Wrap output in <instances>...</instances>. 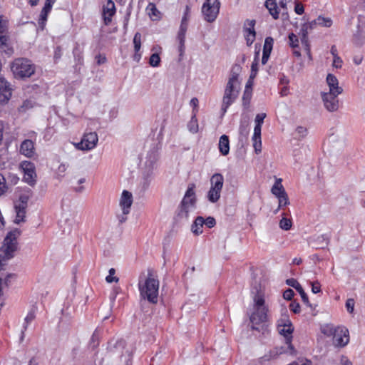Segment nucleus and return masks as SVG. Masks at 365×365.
Instances as JSON below:
<instances>
[{"label": "nucleus", "instance_id": "nucleus-51", "mask_svg": "<svg viewBox=\"0 0 365 365\" xmlns=\"http://www.w3.org/2000/svg\"><path fill=\"white\" fill-rule=\"evenodd\" d=\"M252 141H253V146H254V148H255V150L256 153H260L261 150H262V141H261V138L260 139L252 138Z\"/></svg>", "mask_w": 365, "mask_h": 365}, {"label": "nucleus", "instance_id": "nucleus-40", "mask_svg": "<svg viewBox=\"0 0 365 365\" xmlns=\"http://www.w3.org/2000/svg\"><path fill=\"white\" fill-rule=\"evenodd\" d=\"M273 43L274 39L270 36L267 37L264 40L263 51H266L267 53H271L273 47Z\"/></svg>", "mask_w": 365, "mask_h": 365}, {"label": "nucleus", "instance_id": "nucleus-44", "mask_svg": "<svg viewBox=\"0 0 365 365\" xmlns=\"http://www.w3.org/2000/svg\"><path fill=\"white\" fill-rule=\"evenodd\" d=\"M288 38H289V44L292 48H297L299 46V38L297 35H295L293 33H291L289 34Z\"/></svg>", "mask_w": 365, "mask_h": 365}, {"label": "nucleus", "instance_id": "nucleus-11", "mask_svg": "<svg viewBox=\"0 0 365 365\" xmlns=\"http://www.w3.org/2000/svg\"><path fill=\"white\" fill-rule=\"evenodd\" d=\"M195 184H189L188 187L185 192L184 197L180 202L182 206H187L190 208H194L196 204V196L195 192Z\"/></svg>", "mask_w": 365, "mask_h": 365}, {"label": "nucleus", "instance_id": "nucleus-58", "mask_svg": "<svg viewBox=\"0 0 365 365\" xmlns=\"http://www.w3.org/2000/svg\"><path fill=\"white\" fill-rule=\"evenodd\" d=\"M354 300L353 299H348L346 302V307L349 313H352L354 311Z\"/></svg>", "mask_w": 365, "mask_h": 365}, {"label": "nucleus", "instance_id": "nucleus-52", "mask_svg": "<svg viewBox=\"0 0 365 365\" xmlns=\"http://www.w3.org/2000/svg\"><path fill=\"white\" fill-rule=\"evenodd\" d=\"M28 197L26 195H21L19 198V201L16 202L14 205H20L21 207H27Z\"/></svg>", "mask_w": 365, "mask_h": 365}, {"label": "nucleus", "instance_id": "nucleus-1", "mask_svg": "<svg viewBox=\"0 0 365 365\" xmlns=\"http://www.w3.org/2000/svg\"><path fill=\"white\" fill-rule=\"evenodd\" d=\"M251 293L253 295V312L250 317L252 329L260 331L261 324L265 322L267 319L268 307L265 304L264 293L261 289V286L255 284L252 286Z\"/></svg>", "mask_w": 365, "mask_h": 365}, {"label": "nucleus", "instance_id": "nucleus-22", "mask_svg": "<svg viewBox=\"0 0 365 365\" xmlns=\"http://www.w3.org/2000/svg\"><path fill=\"white\" fill-rule=\"evenodd\" d=\"M329 240L330 237L328 235H322L314 240L313 246L315 247L316 249H324L328 246Z\"/></svg>", "mask_w": 365, "mask_h": 365}, {"label": "nucleus", "instance_id": "nucleus-2", "mask_svg": "<svg viewBox=\"0 0 365 365\" xmlns=\"http://www.w3.org/2000/svg\"><path fill=\"white\" fill-rule=\"evenodd\" d=\"M21 235V230L14 229L9 232L4 240V244L0 247V270L5 269L6 262L13 258L14 252L18 249L17 239Z\"/></svg>", "mask_w": 365, "mask_h": 365}, {"label": "nucleus", "instance_id": "nucleus-54", "mask_svg": "<svg viewBox=\"0 0 365 365\" xmlns=\"http://www.w3.org/2000/svg\"><path fill=\"white\" fill-rule=\"evenodd\" d=\"M294 295V292L292 289H287L283 293V297L286 300H291Z\"/></svg>", "mask_w": 365, "mask_h": 365}, {"label": "nucleus", "instance_id": "nucleus-31", "mask_svg": "<svg viewBox=\"0 0 365 365\" xmlns=\"http://www.w3.org/2000/svg\"><path fill=\"white\" fill-rule=\"evenodd\" d=\"M187 128L192 133H196L198 131V123L196 118V113L194 112L190 122L187 124Z\"/></svg>", "mask_w": 365, "mask_h": 365}, {"label": "nucleus", "instance_id": "nucleus-55", "mask_svg": "<svg viewBox=\"0 0 365 365\" xmlns=\"http://www.w3.org/2000/svg\"><path fill=\"white\" fill-rule=\"evenodd\" d=\"M289 309L294 314H298L300 312V305L298 302H292L289 305Z\"/></svg>", "mask_w": 365, "mask_h": 365}, {"label": "nucleus", "instance_id": "nucleus-13", "mask_svg": "<svg viewBox=\"0 0 365 365\" xmlns=\"http://www.w3.org/2000/svg\"><path fill=\"white\" fill-rule=\"evenodd\" d=\"M115 3L112 0H107L103 6V17L105 25H109L112 21V17L115 14Z\"/></svg>", "mask_w": 365, "mask_h": 365}, {"label": "nucleus", "instance_id": "nucleus-8", "mask_svg": "<svg viewBox=\"0 0 365 365\" xmlns=\"http://www.w3.org/2000/svg\"><path fill=\"white\" fill-rule=\"evenodd\" d=\"M98 141V137L96 132L85 133L80 143L76 144V147L81 150H91L93 149Z\"/></svg>", "mask_w": 365, "mask_h": 365}, {"label": "nucleus", "instance_id": "nucleus-60", "mask_svg": "<svg viewBox=\"0 0 365 365\" xmlns=\"http://www.w3.org/2000/svg\"><path fill=\"white\" fill-rule=\"evenodd\" d=\"M255 37H256V35H254V34H245L246 43L248 46H250L253 43V42L255 40Z\"/></svg>", "mask_w": 365, "mask_h": 365}, {"label": "nucleus", "instance_id": "nucleus-33", "mask_svg": "<svg viewBox=\"0 0 365 365\" xmlns=\"http://www.w3.org/2000/svg\"><path fill=\"white\" fill-rule=\"evenodd\" d=\"M235 100L236 99L232 97L228 98V96H223L221 107V111L223 115L227 112V108L235 102Z\"/></svg>", "mask_w": 365, "mask_h": 365}, {"label": "nucleus", "instance_id": "nucleus-28", "mask_svg": "<svg viewBox=\"0 0 365 365\" xmlns=\"http://www.w3.org/2000/svg\"><path fill=\"white\" fill-rule=\"evenodd\" d=\"M239 94V87H235L230 85H226L224 96H228V98L232 97L237 99Z\"/></svg>", "mask_w": 365, "mask_h": 365}, {"label": "nucleus", "instance_id": "nucleus-49", "mask_svg": "<svg viewBox=\"0 0 365 365\" xmlns=\"http://www.w3.org/2000/svg\"><path fill=\"white\" fill-rule=\"evenodd\" d=\"M286 283L287 285L294 287L297 291L302 287L301 284L294 278L287 279Z\"/></svg>", "mask_w": 365, "mask_h": 365}, {"label": "nucleus", "instance_id": "nucleus-59", "mask_svg": "<svg viewBox=\"0 0 365 365\" xmlns=\"http://www.w3.org/2000/svg\"><path fill=\"white\" fill-rule=\"evenodd\" d=\"M216 224L215 219L212 217H208L205 220V224L209 228L213 227Z\"/></svg>", "mask_w": 365, "mask_h": 365}, {"label": "nucleus", "instance_id": "nucleus-45", "mask_svg": "<svg viewBox=\"0 0 365 365\" xmlns=\"http://www.w3.org/2000/svg\"><path fill=\"white\" fill-rule=\"evenodd\" d=\"M160 62V58L158 53H153L149 59V63L153 67L158 66Z\"/></svg>", "mask_w": 365, "mask_h": 365}, {"label": "nucleus", "instance_id": "nucleus-14", "mask_svg": "<svg viewBox=\"0 0 365 365\" xmlns=\"http://www.w3.org/2000/svg\"><path fill=\"white\" fill-rule=\"evenodd\" d=\"M133 203L132 193L127 190H123L120 200V205L122 207L124 215L130 212V208Z\"/></svg>", "mask_w": 365, "mask_h": 365}, {"label": "nucleus", "instance_id": "nucleus-4", "mask_svg": "<svg viewBox=\"0 0 365 365\" xmlns=\"http://www.w3.org/2000/svg\"><path fill=\"white\" fill-rule=\"evenodd\" d=\"M277 330L281 335L284 336L287 346H282L279 349L276 347V349L277 350L276 353L279 354L282 353H289L291 355L296 354V350L292 345V334L294 331V327L288 317L285 316L284 319H281L279 321Z\"/></svg>", "mask_w": 365, "mask_h": 365}, {"label": "nucleus", "instance_id": "nucleus-57", "mask_svg": "<svg viewBox=\"0 0 365 365\" xmlns=\"http://www.w3.org/2000/svg\"><path fill=\"white\" fill-rule=\"evenodd\" d=\"M342 59L339 56H335L333 58L332 66L336 68H340L342 66Z\"/></svg>", "mask_w": 365, "mask_h": 365}, {"label": "nucleus", "instance_id": "nucleus-3", "mask_svg": "<svg viewBox=\"0 0 365 365\" xmlns=\"http://www.w3.org/2000/svg\"><path fill=\"white\" fill-rule=\"evenodd\" d=\"M148 274L144 283L140 277L138 287L141 297L148 302L155 304L158 302L159 281L153 277L152 270L148 269Z\"/></svg>", "mask_w": 365, "mask_h": 365}, {"label": "nucleus", "instance_id": "nucleus-46", "mask_svg": "<svg viewBox=\"0 0 365 365\" xmlns=\"http://www.w3.org/2000/svg\"><path fill=\"white\" fill-rule=\"evenodd\" d=\"M279 227L284 230H289L292 227V221L289 219L283 217L279 222Z\"/></svg>", "mask_w": 365, "mask_h": 365}, {"label": "nucleus", "instance_id": "nucleus-27", "mask_svg": "<svg viewBox=\"0 0 365 365\" xmlns=\"http://www.w3.org/2000/svg\"><path fill=\"white\" fill-rule=\"evenodd\" d=\"M271 192L276 197H278L281 195L282 193L286 192L283 185H282L281 179H277L276 180V182H274L272 187Z\"/></svg>", "mask_w": 365, "mask_h": 365}, {"label": "nucleus", "instance_id": "nucleus-36", "mask_svg": "<svg viewBox=\"0 0 365 365\" xmlns=\"http://www.w3.org/2000/svg\"><path fill=\"white\" fill-rule=\"evenodd\" d=\"M251 98L252 93L248 90V84H247L242 96V105L245 108L249 106Z\"/></svg>", "mask_w": 365, "mask_h": 365}, {"label": "nucleus", "instance_id": "nucleus-10", "mask_svg": "<svg viewBox=\"0 0 365 365\" xmlns=\"http://www.w3.org/2000/svg\"><path fill=\"white\" fill-rule=\"evenodd\" d=\"M339 94L328 92L322 94L324 106L329 112H334L339 108V100L337 98Z\"/></svg>", "mask_w": 365, "mask_h": 365}, {"label": "nucleus", "instance_id": "nucleus-17", "mask_svg": "<svg viewBox=\"0 0 365 365\" xmlns=\"http://www.w3.org/2000/svg\"><path fill=\"white\" fill-rule=\"evenodd\" d=\"M327 83L329 87V92L341 94L343 92L341 87L339 86L338 79L333 74L329 73L327 76Z\"/></svg>", "mask_w": 365, "mask_h": 365}, {"label": "nucleus", "instance_id": "nucleus-5", "mask_svg": "<svg viewBox=\"0 0 365 365\" xmlns=\"http://www.w3.org/2000/svg\"><path fill=\"white\" fill-rule=\"evenodd\" d=\"M322 331L328 336H333V344L336 346L343 347L349 342V331L344 327H334L332 325H327Z\"/></svg>", "mask_w": 365, "mask_h": 365}, {"label": "nucleus", "instance_id": "nucleus-19", "mask_svg": "<svg viewBox=\"0 0 365 365\" xmlns=\"http://www.w3.org/2000/svg\"><path fill=\"white\" fill-rule=\"evenodd\" d=\"M7 29L8 21L3 16H0V45H5L7 41L6 36Z\"/></svg>", "mask_w": 365, "mask_h": 365}, {"label": "nucleus", "instance_id": "nucleus-23", "mask_svg": "<svg viewBox=\"0 0 365 365\" xmlns=\"http://www.w3.org/2000/svg\"><path fill=\"white\" fill-rule=\"evenodd\" d=\"M205 219L202 217L198 216L197 217H196V219L195 220L194 222L191 226V230L192 233L195 235H199L202 234Z\"/></svg>", "mask_w": 365, "mask_h": 365}, {"label": "nucleus", "instance_id": "nucleus-24", "mask_svg": "<svg viewBox=\"0 0 365 365\" xmlns=\"http://www.w3.org/2000/svg\"><path fill=\"white\" fill-rule=\"evenodd\" d=\"M265 6L269 10V14L274 19L279 18V11L277 0H267Z\"/></svg>", "mask_w": 365, "mask_h": 365}, {"label": "nucleus", "instance_id": "nucleus-43", "mask_svg": "<svg viewBox=\"0 0 365 365\" xmlns=\"http://www.w3.org/2000/svg\"><path fill=\"white\" fill-rule=\"evenodd\" d=\"M125 341L122 339L118 340L115 342L114 345L109 344L108 350L110 352H114V349H120V353H122V349L124 348Z\"/></svg>", "mask_w": 365, "mask_h": 365}, {"label": "nucleus", "instance_id": "nucleus-35", "mask_svg": "<svg viewBox=\"0 0 365 365\" xmlns=\"http://www.w3.org/2000/svg\"><path fill=\"white\" fill-rule=\"evenodd\" d=\"M192 208L187 207V206H182V205H180L179 206V210L178 212V217L180 219H187L189 217V212Z\"/></svg>", "mask_w": 365, "mask_h": 365}, {"label": "nucleus", "instance_id": "nucleus-61", "mask_svg": "<svg viewBox=\"0 0 365 365\" xmlns=\"http://www.w3.org/2000/svg\"><path fill=\"white\" fill-rule=\"evenodd\" d=\"M186 31H187L183 30V29H179V31L178 34V39L179 42L185 43Z\"/></svg>", "mask_w": 365, "mask_h": 365}, {"label": "nucleus", "instance_id": "nucleus-34", "mask_svg": "<svg viewBox=\"0 0 365 365\" xmlns=\"http://www.w3.org/2000/svg\"><path fill=\"white\" fill-rule=\"evenodd\" d=\"M35 312H36L35 309L33 308L29 311L27 316L25 317L24 323L23 324L22 333H24V331L27 329L29 324L35 319V317H36Z\"/></svg>", "mask_w": 365, "mask_h": 365}, {"label": "nucleus", "instance_id": "nucleus-12", "mask_svg": "<svg viewBox=\"0 0 365 365\" xmlns=\"http://www.w3.org/2000/svg\"><path fill=\"white\" fill-rule=\"evenodd\" d=\"M11 96L10 83L3 77H0V103L6 104Z\"/></svg>", "mask_w": 365, "mask_h": 365}, {"label": "nucleus", "instance_id": "nucleus-18", "mask_svg": "<svg viewBox=\"0 0 365 365\" xmlns=\"http://www.w3.org/2000/svg\"><path fill=\"white\" fill-rule=\"evenodd\" d=\"M358 20V31L356 34H354V41L356 44L361 43V40L365 37V25L362 26H361V24H365V16L359 15Z\"/></svg>", "mask_w": 365, "mask_h": 365}, {"label": "nucleus", "instance_id": "nucleus-25", "mask_svg": "<svg viewBox=\"0 0 365 365\" xmlns=\"http://www.w3.org/2000/svg\"><path fill=\"white\" fill-rule=\"evenodd\" d=\"M308 25L307 24H303L302 26V29L300 30V35H301V42L303 44V46L305 47V49L309 52V40H308Z\"/></svg>", "mask_w": 365, "mask_h": 365}, {"label": "nucleus", "instance_id": "nucleus-20", "mask_svg": "<svg viewBox=\"0 0 365 365\" xmlns=\"http://www.w3.org/2000/svg\"><path fill=\"white\" fill-rule=\"evenodd\" d=\"M219 150L222 155H228L230 152V140L226 135H222L219 140Z\"/></svg>", "mask_w": 365, "mask_h": 365}, {"label": "nucleus", "instance_id": "nucleus-6", "mask_svg": "<svg viewBox=\"0 0 365 365\" xmlns=\"http://www.w3.org/2000/svg\"><path fill=\"white\" fill-rule=\"evenodd\" d=\"M14 73L21 78H28L34 73L35 68L31 61L25 58L16 59L11 66Z\"/></svg>", "mask_w": 365, "mask_h": 365}, {"label": "nucleus", "instance_id": "nucleus-48", "mask_svg": "<svg viewBox=\"0 0 365 365\" xmlns=\"http://www.w3.org/2000/svg\"><path fill=\"white\" fill-rule=\"evenodd\" d=\"M297 292L299 293L301 297H302V302L307 304V306L309 307H311V304L309 303V298H308V296L307 294L305 293L304 290L303 289L302 287L301 288H299Z\"/></svg>", "mask_w": 365, "mask_h": 365}, {"label": "nucleus", "instance_id": "nucleus-62", "mask_svg": "<svg viewBox=\"0 0 365 365\" xmlns=\"http://www.w3.org/2000/svg\"><path fill=\"white\" fill-rule=\"evenodd\" d=\"M6 189L4 178L0 175V196L3 195Z\"/></svg>", "mask_w": 365, "mask_h": 365}, {"label": "nucleus", "instance_id": "nucleus-21", "mask_svg": "<svg viewBox=\"0 0 365 365\" xmlns=\"http://www.w3.org/2000/svg\"><path fill=\"white\" fill-rule=\"evenodd\" d=\"M210 187L222 191L224 184V177L220 173H215L210 178Z\"/></svg>", "mask_w": 365, "mask_h": 365}, {"label": "nucleus", "instance_id": "nucleus-50", "mask_svg": "<svg viewBox=\"0 0 365 365\" xmlns=\"http://www.w3.org/2000/svg\"><path fill=\"white\" fill-rule=\"evenodd\" d=\"M312 292L314 294H317L321 292V284L318 281L311 282Z\"/></svg>", "mask_w": 365, "mask_h": 365}, {"label": "nucleus", "instance_id": "nucleus-29", "mask_svg": "<svg viewBox=\"0 0 365 365\" xmlns=\"http://www.w3.org/2000/svg\"><path fill=\"white\" fill-rule=\"evenodd\" d=\"M220 193L221 190L210 187L207 192L208 200L212 203L217 202L220 197Z\"/></svg>", "mask_w": 365, "mask_h": 365}, {"label": "nucleus", "instance_id": "nucleus-9", "mask_svg": "<svg viewBox=\"0 0 365 365\" xmlns=\"http://www.w3.org/2000/svg\"><path fill=\"white\" fill-rule=\"evenodd\" d=\"M21 167L24 170V180L30 185H34L36 182V174L34 163L29 161H23Z\"/></svg>", "mask_w": 365, "mask_h": 365}, {"label": "nucleus", "instance_id": "nucleus-30", "mask_svg": "<svg viewBox=\"0 0 365 365\" xmlns=\"http://www.w3.org/2000/svg\"><path fill=\"white\" fill-rule=\"evenodd\" d=\"M255 20L247 19L245 22L244 25V31L245 34H254L256 35V32L255 30Z\"/></svg>", "mask_w": 365, "mask_h": 365}, {"label": "nucleus", "instance_id": "nucleus-32", "mask_svg": "<svg viewBox=\"0 0 365 365\" xmlns=\"http://www.w3.org/2000/svg\"><path fill=\"white\" fill-rule=\"evenodd\" d=\"M147 11L151 18L157 19L160 18V11L157 9L155 5L153 3H150L147 8Z\"/></svg>", "mask_w": 365, "mask_h": 365}, {"label": "nucleus", "instance_id": "nucleus-56", "mask_svg": "<svg viewBox=\"0 0 365 365\" xmlns=\"http://www.w3.org/2000/svg\"><path fill=\"white\" fill-rule=\"evenodd\" d=\"M266 118V113H259L255 117V125H262L264 122V119Z\"/></svg>", "mask_w": 365, "mask_h": 365}, {"label": "nucleus", "instance_id": "nucleus-53", "mask_svg": "<svg viewBox=\"0 0 365 365\" xmlns=\"http://www.w3.org/2000/svg\"><path fill=\"white\" fill-rule=\"evenodd\" d=\"M261 129H262V125H255V128H254V134H253L252 138L260 139Z\"/></svg>", "mask_w": 365, "mask_h": 365}, {"label": "nucleus", "instance_id": "nucleus-42", "mask_svg": "<svg viewBox=\"0 0 365 365\" xmlns=\"http://www.w3.org/2000/svg\"><path fill=\"white\" fill-rule=\"evenodd\" d=\"M316 22L318 25L325 27H330L332 24V20L330 18H324L322 16H319Z\"/></svg>", "mask_w": 365, "mask_h": 365}, {"label": "nucleus", "instance_id": "nucleus-38", "mask_svg": "<svg viewBox=\"0 0 365 365\" xmlns=\"http://www.w3.org/2000/svg\"><path fill=\"white\" fill-rule=\"evenodd\" d=\"M279 201V206L275 213L279 210V209L283 206H286L289 204V200L287 192L282 193L281 195L277 197Z\"/></svg>", "mask_w": 365, "mask_h": 365}, {"label": "nucleus", "instance_id": "nucleus-63", "mask_svg": "<svg viewBox=\"0 0 365 365\" xmlns=\"http://www.w3.org/2000/svg\"><path fill=\"white\" fill-rule=\"evenodd\" d=\"M242 67L240 66V65L236 63L232 66L230 72L233 73L234 74L240 75Z\"/></svg>", "mask_w": 365, "mask_h": 365}, {"label": "nucleus", "instance_id": "nucleus-37", "mask_svg": "<svg viewBox=\"0 0 365 365\" xmlns=\"http://www.w3.org/2000/svg\"><path fill=\"white\" fill-rule=\"evenodd\" d=\"M50 11H51V9H47L46 7L43 6V8L41 12L38 24L42 29L44 27L45 23L47 20L48 14L49 13Z\"/></svg>", "mask_w": 365, "mask_h": 365}, {"label": "nucleus", "instance_id": "nucleus-47", "mask_svg": "<svg viewBox=\"0 0 365 365\" xmlns=\"http://www.w3.org/2000/svg\"><path fill=\"white\" fill-rule=\"evenodd\" d=\"M115 273V270L114 268H110L109 269V275L106 277V280L108 283H112L113 282H118L119 279L116 277H113V275Z\"/></svg>", "mask_w": 365, "mask_h": 365}, {"label": "nucleus", "instance_id": "nucleus-7", "mask_svg": "<svg viewBox=\"0 0 365 365\" xmlns=\"http://www.w3.org/2000/svg\"><path fill=\"white\" fill-rule=\"evenodd\" d=\"M220 1L218 0H206L202 7V13L207 22L214 21L219 13Z\"/></svg>", "mask_w": 365, "mask_h": 365}, {"label": "nucleus", "instance_id": "nucleus-15", "mask_svg": "<svg viewBox=\"0 0 365 365\" xmlns=\"http://www.w3.org/2000/svg\"><path fill=\"white\" fill-rule=\"evenodd\" d=\"M34 144L31 140H24L20 145V153L28 158H31L34 155Z\"/></svg>", "mask_w": 365, "mask_h": 365}, {"label": "nucleus", "instance_id": "nucleus-16", "mask_svg": "<svg viewBox=\"0 0 365 365\" xmlns=\"http://www.w3.org/2000/svg\"><path fill=\"white\" fill-rule=\"evenodd\" d=\"M159 154L157 148L153 147L147 154L146 160L145 163V166L152 170L158 160Z\"/></svg>", "mask_w": 365, "mask_h": 365}, {"label": "nucleus", "instance_id": "nucleus-41", "mask_svg": "<svg viewBox=\"0 0 365 365\" xmlns=\"http://www.w3.org/2000/svg\"><path fill=\"white\" fill-rule=\"evenodd\" d=\"M238 74H234L233 73L230 72L227 84L235 87H239L240 81L238 80Z\"/></svg>", "mask_w": 365, "mask_h": 365}, {"label": "nucleus", "instance_id": "nucleus-39", "mask_svg": "<svg viewBox=\"0 0 365 365\" xmlns=\"http://www.w3.org/2000/svg\"><path fill=\"white\" fill-rule=\"evenodd\" d=\"M307 135V129L303 126H298L295 130V138L301 140Z\"/></svg>", "mask_w": 365, "mask_h": 365}, {"label": "nucleus", "instance_id": "nucleus-26", "mask_svg": "<svg viewBox=\"0 0 365 365\" xmlns=\"http://www.w3.org/2000/svg\"><path fill=\"white\" fill-rule=\"evenodd\" d=\"M14 209L16 212L14 222L19 224L20 222H24L26 207H21L20 205H14Z\"/></svg>", "mask_w": 365, "mask_h": 365}, {"label": "nucleus", "instance_id": "nucleus-64", "mask_svg": "<svg viewBox=\"0 0 365 365\" xmlns=\"http://www.w3.org/2000/svg\"><path fill=\"white\" fill-rule=\"evenodd\" d=\"M32 107V103L30 101H25L22 106H21V110L22 111H26L27 109Z\"/></svg>", "mask_w": 365, "mask_h": 365}]
</instances>
